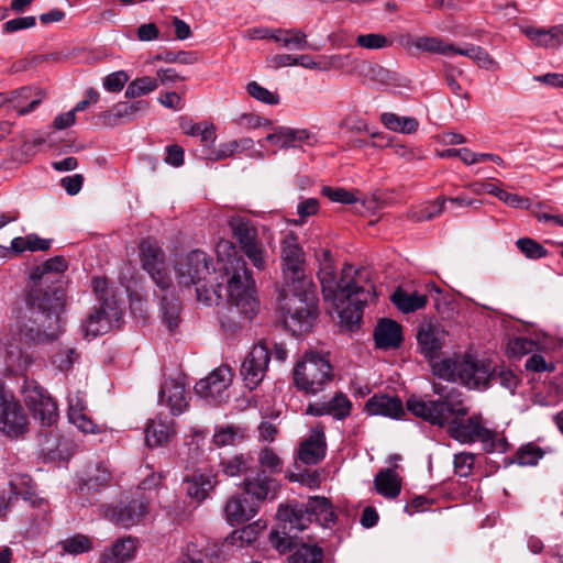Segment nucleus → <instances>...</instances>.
Returning a JSON list of instances; mask_svg holds the SVG:
<instances>
[{
  "mask_svg": "<svg viewBox=\"0 0 563 563\" xmlns=\"http://www.w3.org/2000/svg\"><path fill=\"white\" fill-rule=\"evenodd\" d=\"M285 327L294 334L310 331L317 318V305L311 292L295 287L283 288L278 295Z\"/></svg>",
  "mask_w": 563,
  "mask_h": 563,
  "instance_id": "7",
  "label": "nucleus"
},
{
  "mask_svg": "<svg viewBox=\"0 0 563 563\" xmlns=\"http://www.w3.org/2000/svg\"><path fill=\"white\" fill-rule=\"evenodd\" d=\"M254 147V141L251 137H242L240 140H232L219 145L218 148L210 150L207 158L210 161H222L233 157L236 153L251 151Z\"/></svg>",
  "mask_w": 563,
  "mask_h": 563,
  "instance_id": "35",
  "label": "nucleus"
},
{
  "mask_svg": "<svg viewBox=\"0 0 563 563\" xmlns=\"http://www.w3.org/2000/svg\"><path fill=\"white\" fill-rule=\"evenodd\" d=\"M432 372L439 378L461 383L468 388H486L489 385L490 368L471 353L457 354L432 364Z\"/></svg>",
  "mask_w": 563,
  "mask_h": 563,
  "instance_id": "6",
  "label": "nucleus"
},
{
  "mask_svg": "<svg viewBox=\"0 0 563 563\" xmlns=\"http://www.w3.org/2000/svg\"><path fill=\"white\" fill-rule=\"evenodd\" d=\"M31 95L32 89L27 87L12 92V97L9 99V101L11 102L12 108L16 110L19 115H24L32 112L42 102V98H35L27 102Z\"/></svg>",
  "mask_w": 563,
  "mask_h": 563,
  "instance_id": "42",
  "label": "nucleus"
},
{
  "mask_svg": "<svg viewBox=\"0 0 563 563\" xmlns=\"http://www.w3.org/2000/svg\"><path fill=\"white\" fill-rule=\"evenodd\" d=\"M325 450L323 428L314 427L311 429L309 437L300 443L298 459L307 465L318 464L324 459Z\"/></svg>",
  "mask_w": 563,
  "mask_h": 563,
  "instance_id": "24",
  "label": "nucleus"
},
{
  "mask_svg": "<svg viewBox=\"0 0 563 563\" xmlns=\"http://www.w3.org/2000/svg\"><path fill=\"white\" fill-rule=\"evenodd\" d=\"M446 336V330L439 323L421 324L417 332L421 354L428 358L435 357L443 347Z\"/></svg>",
  "mask_w": 563,
  "mask_h": 563,
  "instance_id": "21",
  "label": "nucleus"
},
{
  "mask_svg": "<svg viewBox=\"0 0 563 563\" xmlns=\"http://www.w3.org/2000/svg\"><path fill=\"white\" fill-rule=\"evenodd\" d=\"M257 462L260 466L258 472H263L272 477L283 471L282 459L271 448H264L260 451Z\"/></svg>",
  "mask_w": 563,
  "mask_h": 563,
  "instance_id": "44",
  "label": "nucleus"
},
{
  "mask_svg": "<svg viewBox=\"0 0 563 563\" xmlns=\"http://www.w3.org/2000/svg\"><path fill=\"white\" fill-rule=\"evenodd\" d=\"M390 300L402 313H411L426 307L428 296L418 291H407L398 288L391 295Z\"/></svg>",
  "mask_w": 563,
  "mask_h": 563,
  "instance_id": "31",
  "label": "nucleus"
},
{
  "mask_svg": "<svg viewBox=\"0 0 563 563\" xmlns=\"http://www.w3.org/2000/svg\"><path fill=\"white\" fill-rule=\"evenodd\" d=\"M29 430V418L14 395L0 379V432L8 438L18 439Z\"/></svg>",
  "mask_w": 563,
  "mask_h": 563,
  "instance_id": "11",
  "label": "nucleus"
},
{
  "mask_svg": "<svg viewBox=\"0 0 563 563\" xmlns=\"http://www.w3.org/2000/svg\"><path fill=\"white\" fill-rule=\"evenodd\" d=\"M110 471L103 465H98L96 466L93 473L89 474L88 478L85 482V485L88 487V489L97 490L101 487L107 486L110 483Z\"/></svg>",
  "mask_w": 563,
  "mask_h": 563,
  "instance_id": "58",
  "label": "nucleus"
},
{
  "mask_svg": "<svg viewBox=\"0 0 563 563\" xmlns=\"http://www.w3.org/2000/svg\"><path fill=\"white\" fill-rule=\"evenodd\" d=\"M122 318V309L113 302H106L93 310L82 322L81 330L86 338H96L107 333Z\"/></svg>",
  "mask_w": 563,
  "mask_h": 563,
  "instance_id": "16",
  "label": "nucleus"
},
{
  "mask_svg": "<svg viewBox=\"0 0 563 563\" xmlns=\"http://www.w3.org/2000/svg\"><path fill=\"white\" fill-rule=\"evenodd\" d=\"M490 382H495L506 389L514 391L517 387L518 378L510 369L498 368L490 371L489 383Z\"/></svg>",
  "mask_w": 563,
  "mask_h": 563,
  "instance_id": "60",
  "label": "nucleus"
},
{
  "mask_svg": "<svg viewBox=\"0 0 563 563\" xmlns=\"http://www.w3.org/2000/svg\"><path fill=\"white\" fill-rule=\"evenodd\" d=\"M536 342L527 338H515L509 341L508 350L511 355L522 356L536 350Z\"/></svg>",
  "mask_w": 563,
  "mask_h": 563,
  "instance_id": "62",
  "label": "nucleus"
},
{
  "mask_svg": "<svg viewBox=\"0 0 563 563\" xmlns=\"http://www.w3.org/2000/svg\"><path fill=\"white\" fill-rule=\"evenodd\" d=\"M280 521L282 531L272 530L269 533V542L272 547L278 550L280 553H285L294 547V538L296 532L299 530L297 528H290V525L286 521H283L278 517Z\"/></svg>",
  "mask_w": 563,
  "mask_h": 563,
  "instance_id": "40",
  "label": "nucleus"
},
{
  "mask_svg": "<svg viewBox=\"0 0 563 563\" xmlns=\"http://www.w3.org/2000/svg\"><path fill=\"white\" fill-rule=\"evenodd\" d=\"M232 372L227 365L214 368L195 385L196 394L205 399H217L232 383Z\"/></svg>",
  "mask_w": 563,
  "mask_h": 563,
  "instance_id": "19",
  "label": "nucleus"
},
{
  "mask_svg": "<svg viewBox=\"0 0 563 563\" xmlns=\"http://www.w3.org/2000/svg\"><path fill=\"white\" fill-rule=\"evenodd\" d=\"M265 140L280 148L294 147L290 128L279 126Z\"/></svg>",
  "mask_w": 563,
  "mask_h": 563,
  "instance_id": "61",
  "label": "nucleus"
},
{
  "mask_svg": "<svg viewBox=\"0 0 563 563\" xmlns=\"http://www.w3.org/2000/svg\"><path fill=\"white\" fill-rule=\"evenodd\" d=\"M523 33L530 41H532L538 46L544 48L559 47L552 27L544 29L528 26L523 29Z\"/></svg>",
  "mask_w": 563,
  "mask_h": 563,
  "instance_id": "45",
  "label": "nucleus"
},
{
  "mask_svg": "<svg viewBox=\"0 0 563 563\" xmlns=\"http://www.w3.org/2000/svg\"><path fill=\"white\" fill-rule=\"evenodd\" d=\"M136 550L132 538L119 539L113 545L100 556L101 563H125L132 560Z\"/></svg>",
  "mask_w": 563,
  "mask_h": 563,
  "instance_id": "34",
  "label": "nucleus"
},
{
  "mask_svg": "<svg viewBox=\"0 0 563 563\" xmlns=\"http://www.w3.org/2000/svg\"><path fill=\"white\" fill-rule=\"evenodd\" d=\"M129 76L124 70H118L103 78V88L110 92H119L128 82Z\"/></svg>",
  "mask_w": 563,
  "mask_h": 563,
  "instance_id": "63",
  "label": "nucleus"
},
{
  "mask_svg": "<svg viewBox=\"0 0 563 563\" xmlns=\"http://www.w3.org/2000/svg\"><path fill=\"white\" fill-rule=\"evenodd\" d=\"M355 44L365 49H383L390 47L393 41L380 33H366L357 35Z\"/></svg>",
  "mask_w": 563,
  "mask_h": 563,
  "instance_id": "50",
  "label": "nucleus"
},
{
  "mask_svg": "<svg viewBox=\"0 0 563 563\" xmlns=\"http://www.w3.org/2000/svg\"><path fill=\"white\" fill-rule=\"evenodd\" d=\"M319 264L318 277L324 300L333 305L341 323L352 328L361 321L364 307L375 297L374 285L364 271H353L351 265H345L340 280H336L328 250L321 251Z\"/></svg>",
  "mask_w": 563,
  "mask_h": 563,
  "instance_id": "2",
  "label": "nucleus"
},
{
  "mask_svg": "<svg viewBox=\"0 0 563 563\" xmlns=\"http://www.w3.org/2000/svg\"><path fill=\"white\" fill-rule=\"evenodd\" d=\"M271 360L269 344L262 340L255 344L241 365V375L245 386L253 390L264 379Z\"/></svg>",
  "mask_w": 563,
  "mask_h": 563,
  "instance_id": "14",
  "label": "nucleus"
},
{
  "mask_svg": "<svg viewBox=\"0 0 563 563\" xmlns=\"http://www.w3.org/2000/svg\"><path fill=\"white\" fill-rule=\"evenodd\" d=\"M352 401L349 397L339 391L324 401H314L307 406L306 413L313 417L331 416L335 420H344L352 412Z\"/></svg>",
  "mask_w": 563,
  "mask_h": 563,
  "instance_id": "20",
  "label": "nucleus"
},
{
  "mask_svg": "<svg viewBox=\"0 0 563 563\" xmlns=\"http://www.w3.org/2000/svg\"><path fill=\"white\" fill-rule=\"evenodd\" d=\"M68 419L84 433H96L98 431L97 424L82 412V407L74 405L73 398H69Z\"/></svg>",
  "mask_w": 563,
  "mask_h": 563,
  "instance_id": "46",
  "label": "nucleus"
},
{
  "mask_svg": "<svg viewBox=\"0 0 563 563\" xmlns=\"http://www.w3.org/2000/svg\"><path fill=\"white\" fill-rule=\"evenodd\" d=\"M257 511L255 503L247 501L242 495L231 496L224 507L225 518L232 526L251 520Z\"/></svg>",
  "mask_w": 563,
  "mask_h": 563,
  "instance_id": "29",
  "label": "nucleus"
},
{
  "mask_svg": "<svg viewBox=\"0 0 563 563\" xmlns=\"http://www.w3.org/2000/svg\"><path fill=\"white\" fill-rule=\"evenodd\" d=\"M333 378L329 358L317 352H306L294 368V382L298 389L309 395L322 391Z\"/></svg>",
  "mask_w": 563,
  "mask_h": 563,
  "instance_id": "8",
  "label": "nucleus"
},
{
  "mask_svg": "<svg viewBox=\"0 0 563 563\" xmlns=\"http://www.w3.org/2000/svg\"><path fill=\"white\" fill-rule=\"evenodd\" d=\"M312 516L322 527H329L336 519L330 500L320 496L311 497L307 505L292 503L280 506L277 511V517L298 530H305Z\"/></svg>",
  "mask_w": 563,
  "mask_h": 563,
  "instance_id": "9",
  "label": "nucleus"
},
{
  "mask_svg": "<svg viewBox=\"0 0 563 563\" xmlns=\"http://www.w3.org/2000/svg\"><path fill=\"white\" fill-rule=\"evenodd\" d=\"M516 245L526 257L531 260H539L548 255V251L540 243L530 238L518 239Z\"/></svg>",
  "mask_w": 563,
  "mask_h": 563,
  "instance_id": "55",
  "label": "nucleus"
},
{
  "mask_svg": "<svg viewBox=\"0 0 563 563\" xmlns=\"http://www.w3.org/2000/svg\"><path fill=\"white\" fill-rule=\"evenodd\" d=\"M322 194L333 202L351 205L356 201L354 194L344 188L323 187Z\"/></svg>",
  "mask_w": 563,
  "mask_h": 563,
  "instance_id": "64",
  "label": "nucleus"
},
{
  "mask_svg": "<svg viewBox=\"0 0 563 563\" xmlns=\"http://www.w3.org/2000/svg\"><path fill=\"white\" fill-rule=\"evenodd\" d=\"M264 528L265 525H262L260 521L247 525L228 536L224 543L236 548H242L244 544H251L256 540L258 532Z\"/></svg>",
  "mask_w": 563,
  "mask_h": 563,
  "instance_id": "41",
  "label": "nucleus"
},
{
  "mask_svg": "<svg viewBox=\"0 0 563 563\" xmlns=\"http://www.w3.org/2000/svg\"><path fill=\"white\" fill-rule=\"evenodd\" d=\"M246 91L252 98L265 104L276 106L280 101L278 93L262 87L257 81H250Z\"/></svg>",
  "mask_w": 563,
  "mask_h": 563,
  "instance_id": "53",
  "label": "nucleus"
},
{
  "mask_svg": "<svg viewBox=\"0 0 563 563\" xmlns=\"http://www.w3.org/2000/svg\"><path fill=\"white\" fill-rule=\"evenodd\" d=\"M147 501L143 496L132 498L130 501H120L107 507L104 517L115 526L130 528L141 522L147 514Z\"/></svg>",
  "mask_w": 563,
  "mask_h": 563,
  "instance_id": "15",
  "label": "nucleus"
},
{
  "mask_svg": "<svg viewBox=\"0 0 563 563\" xmlns=\"http://www.w3.org/2000/svg\"><path fill=\"white\" fill-rule=\"evenodd\" d=\"M148 109L146 100L121 101L109 110L99 113L98 119L107 128H113L133 121L140 112Z\"/></svg>",
  "mask_w": 563,
  "mask_h": 563,
  "instance_id": "18",
  "label": "nucleus"
},
{
  "mask_svg": "<svg viewBox=\"0 0 563 563\" xmlns=\"http://www.w3.org/2000/svg\"><path fill=\"white\" fill-rule=\"evenodd\" d=\"M380 122L389 131L412 134L419 128V122L413 117H400L394 112H383L380 114Z\"/></svg>",
  "mask_w": 563,
  "mask_h": 563,
  "instance_id": "37",
  "label": "nucleus"
},
{
  "mask_svg": "<svg viewBox=\"0 0 563 563\" xmlns=\"http://www.w3.org/2000/svg\"><path fill=\"white\" fill-rule=\"evenodd\" d=\"M399 44L407 49L415 47L421 52L434 53L441 55L456 54V47L453 44L443 42L440 37L435 36H419L412 37L410 34H402L398 38Z\"/></svg>",
  "mask_w": 563,
  "mask_h": 563,
  "instance_id": "25",
  "label": "nucleus"
},
{
  "mask_svg": "<svg viewBox=\"0 0 563 563\" xmlns=\"http://www.w3.org/2000/svg\"><path fill=\"white\" fill-rule=\"evenodd\" d=\"M4 362L7 376L22 378L21 393L33 418L43 426H53L58 417L55 401L37 382L25 376L26 371L34 363L33 356L18 346L9 345Z\"/></svg>",
  "mask_w": 563,
  "mask_h": 563,
  "instance_id": "4",
  "label": "nucleus"
},
{
  "mask_svg": "<svg viewBox=\"0 0 563 563\" xmlns=\"http://www.w3.org/2000/svg\"><path fill=\"white\" fill-rule=\"evenodd\" d=\"M184 485L187 495L200 503L206 499L209 492L213 489L216 479L212 476L199 474L185 478Z\"/></svg>",
  "mask_w": 563,
  "mask_h": 563,
  "instance_id": "36",
  "label": "nucleus"
},
{
  "mask_svg": "<svg viewBox=\"0 0 563 563\" xmlns=\"http://www.w3.org/2000/svg\"><path fill=\"white\" fill-rule=\"evenodd\" d=\"M278 488L277 481L263 472H256L254 475L246 476L243 481L244 492L256 501L275 499Z\"/></svg>",
  "mask_w": 563,
  "mask_h": 563,
  "instance_id": "22",
  "label": "nucleus"
},
{
  "mask_svg": "<svg viewBox=\"0 0 563 563\" xmlns=\"http://www.w3.org/2000/svg\"><path fill=\"white\" fill-rule=\"evenodd\" d=\"M365 410L372 416H384L398 419L405 415L401 400L396 396L374 395L365 405Z\"/></svg>",
  "mask_w": 563,
  "mask_h": 563,
  "instance_id": "28",
  "label": "nucleus"
},
{
  "mask_svg": "<svg viewBox=\"0 0 563 563\" xmlns=\"http://www.w3.org/2000/svg\"><path fill=\"white\" fill-rule=\"evenodd\" d=\"M175 435V426L172 420H153L145 430V441L151 448L166 445Z\"/></svg>",
  "mask_w": 563,
  "mask_h": 563,
  "instance_id": "30",
  "label": "nucleus"
},
{
  "mask_svg": "<svg viewBox=\"0 0 563 563\" xmlns=\"http://www.w3.org/2000/svg\"><path fill=\"white\" fill-rule=\"evenodd\" d=\"M374 341L379 349L399 347L402 342L401 325L391 319H380L374 330Z\"/></svg>",
  "mask_w": 563,
  "mask_h": 563,
  "instance_id": "27",
  "label": "nucleus"
},
{
  "mask_svg": "<svg viewBox=\"0 0 563 563\" xmlns=\"http://www.w3.org/2000/svg\"><path fill=\"white\" fill-rule=\"evenodd\" d=\"M217 253L222 264L219 267V276L212 282L208 280L212 260L198 250L177 260L175 275L183 286L197 285L198 300L206 305H217L222 298V286L227 285L228 307L221 317V325L224 331L232 333L257 314L260 301L252 274L245 261L236 254L232 242H219Z\"/></svg>",
  "mask_w": 563,
  "mask_h": 563,
  "instance_id": "1",
  "label": "nucleus"
},
{
  "mask_svg": "<svg viewBox=\"0 0 563 563\" xmlns=\"http://www.w3.org/2000/svg\"><path fill=\"white\" fill-rule=\"evenodd\" d=\"M67 267L68 263L64 256H54L32 269L31 282L42 285L64 286L63 274Z\"/></svg>",
  "mask_w": 563,
  "mask_h": 563,
  "instance_id": "23",
  "label": "nucleus"
},
{
  "mask_svg": "<svg viewBox=\"0 0 563 563\" xmlns=\"http://www.w3.org/2000/svg\"><path fill=\"white\" fill-rule=\"evenodd\" d=\"M253 457L250 454H236L220 462L221 472L229 477L241 476L251 470Z\"/></svg>",
  "mask_w": 563,
  "mask_h": 563,
  "instance_id": "39",
  "label": "nucleus"
},
{
  "mask_svg": "<svg viewBox=\"0 0 563 563\" xmlns=\"http://www.w3.org/2000/svg\"><path fill=\"white\" fill-rule=\"evenodd\" d=\"M544 455L542 449L534 444H527L520 448L516 453V461L521 466H533L537 465L539 460Z\"/></svg>",
  "mask_w": 563,
  "mask_h": 563,
  "instance_id": "54",
  "label": "nucleus"
},
{
  "mask_svg": "<svg viewBox=\"0 0 563 563\" xmlns=\"http://www.w3.org/2000/svg\"><path fill=\"white\" fill-rule=\"evenodd\" d=\"M139 250L143 269L161 289H168L170 278L166 272L165 253L162 247L154 239L147 238L141 241Z\"/></svg>",
  "mask_w": 563,
  "mask_h": 563,
  "instance_id": "13",
  "label": "nucleus"
},
{
  "mask_svg": "<svg viewBox=\"0 0 563 563\" xmlns=\"http://www.w3.org/2000/svg\"><path fill=\"white\" fill-rule=\"evenodd\" d=\"M444 389L441 384H433L434 394L441 396L439 400H423L412 397L407 400V409L413 416L440 427L449 420L464 418L468 413V408L464 404L461 394L455 388L446 393Z\"/></svg>",
  "mask_w": 563,
  "mask_h": 563,
  "instance_id": "5",
  "label": "nucleus"
},
{
  "mask_svg": "<svg viewBox=\"0 0 563 563\" xmlns=\"http://www.w3.org/2000/svg\"><path fill=\"white\" fill-rule=\"evenodd\" d=\"M158 88L156 77L143 76L132 80L125 90L126 98H139L155 91Z\"/></svg>",
  "mask_w": 563,
  "mask_h": 563,
  "instance_id": "43",
  "label": "nucleus"
},
{
  "mask_svg": "<svg viewBox=\"0 0 563 563\" xmlns=\"http://www.w3.org/2000/svg\"><path fill=\"white\" fill-rule=\"evenodd\" d=\"M282 271L284 288L305 286V253L294 232H288L282 241Z\"/></svg>",
  "mask_w": 563,
  "mask_h": 563,
  "instance_id": "12",
  "label": "nucleus"
},
{
  "mask_svg": "<svg viewBox=\"0 0 563 563\" xmlns=\"http://www.w3.org/2000/svg\"><path fill=\"white\" fill-rule=\"evenodd\" d=\"M450 435L461 443H472L479 440L487 444L493 437V431L481 424V418L473 416L465 420H452L449 423Z\"/></svg>",
  "mask_w": 563,
  "mask_h": 563,
  "instance_id": "17",
  "label": "nucleus"
},
{
  "mask_svg": "<svg viewBox=\"0 0 563 563\" xmlns=\"http://www.w3.org/2000/svg\"><path fill=\"white\" fill-rule=\"evenodd\" d=\"M456 54L477 62L479 66L486 69H496L498 67V64L493 59V57L481 46L467 45L465 48H457Z\"/></svg>",
  "mask_w": 563,
  "mask_h": 563,
  "instance_id": "48",
  "label": "nucleus"
},
{
  "mask_svg": "<svg viewBox=\"0 0 563 563\" xmlns=\"http://www.w3.org/2000/svg\"><path fill=\"white\" fill-rule=\"evenodd\" d=\"M228 225L241 251L253 266L261 271L264 269L266 266L265 250L258 238L255 223L246 217L234 214L228 218Z\"/></svg>",
  "mask_w": 563,
  "mask_h": 563,
  "instance_id": "10",
  "label": "nucleus"
},
{
  "mask_svg": "<svg viewBox=\"0 0 563 563\" xmlns=\"http://www.w3.org/2000/svg\"><path fill=\"white\" fill-rule=\"evenodd\" d=\"M91 285L100 306H106V302H113L114 305H119L118 300L111 294L108 280L106 278L93 277Z\"/></svg>",
  "mask_w": 563,
  "mask_h": 563,
  "instance_id": "57",
  "label": "nucleus"
},
{
  "mask_svg": "<svg viewBox=\"0 0 563 563\" xmlns=\"http://www.w3.org/2000/svg\"><path fill=\"white\" fill-rule=\"evenodd\" d=\"M59 545L65 552L70 554H80L92 549V542L89 537L80 533L63 540L59 542Z\"/></svg>",
  "mask_w": 563,
  "mask_h": 563,
  "instance_id": "51",
  "label": "nucleus"
},
{
  "mask_svg": "<svg viewBox=\"0 0 563 563\" xmlns=\"http://www.w3.org/2000/svg\"><path fill=\"white\" fill-rule=\"evenodd\" d=\"M475 463V455L470 452H461L454 455V473L461 477L471 475Z\"/></svg>",
  "mask_w": 563,
  "mask_h": 563,
  "instance_id": "56",
  "label": "nucleus"
},
{
  "mask_svg": "<svg viewBox=\"0 0 563 563\" xmlns=\"http://www.w3.org/2000/svg\"><path fill=\"white\" fill-rule=\"evenodd\" d=\"M322 66L320 70L328 71L331 69L346 70L354 65V58L351 54H333L330 56H321Z\"/></svg>",
  "mask_w": 563,
  "mask_h": 563,
  "instance_id": "52",
  "label": "nucleus"
},
{
  "mask_svg": "<svg viewBox=\"0 0 563 563\" xmlns=\"http://www.w3.org/2000/svg\"><path fill=\"white\" fill-rule=\"evenodd\" d=\"M445 202V197H438L434 201L428 202L413 211L411 218L416 222L432 220L444 211Z\"/></svg>",
  "mask_w": 563,
  "mask_h": 563,
  "instance_id": "47",
  "label": "nucleus"
},
{
  "mask_svg": "<svg viewBox=\"0 0 563 563\" xmlns=\"http://www.w3.org/2000/svg\"><path fill=\"white\" fill-rule=\"evenodd\" d=\"M157 60H164L166 63H179L184 65H191L198 62V56L195 52H172L167 51L163 54L155 56Z\"/></svg>",
  "mask_w": 563,
  "mask_h": 563,
  "instance_id": "59",
  "label": "nucleus"
},
{
  "mask_svg": "<svg viewBox=\"0 0 563 563\" xmlns=\"http://www.w3.org/2000/svg\"><path fill=\"white\" fill-rule=\"evenodd\" d=\"M159 402L167 406L174 416L183 413L188 407L185 386L175 379H166L159 390Z\"/></svg>",
  "mask_w": 563,
  "mask_h": 563,
  "instance_id": "26",
  "label": "nucleus"
},
{
  "mask_svg": "<svg viewBox=\"0 0 563 563\" xmlns=\"http://www.w3.org/2000/svg\"><path fill=\"white\" fill-rule=\"evenodd\" d=\"M375 489L385 498L394 499L401 492V478L393 468L380 470L374 479Z\"/></svg>",
  "mask_w": 563,
  "mask_h": 563,
  "instance_id": "32",
  "label": "nucleus"
},
{
  "mask_svg": "<svg viewBox=\"0 0 563 563\" xmlns=\"http://www.w3.org/2000/svg\"><path fill=\"white\" fill-rule=\"evenodd\" d=\"M322 550L317 545L301 544L289 556L290 563H322Z\"/></svg>",
  "mask_w": 563,
  "mask_h": 563,
  "instance_id": "49",
  "label": "nucleus"
},
{
  "mask_svg": "<svg viewBox=\"0 0 563 563\" xmlns=\"http://www.w3.org/2000/svg\"><path fill=\"white\" fill-rule=\"evenodd\" d=\"M26 301L29 311L20 324V334L31 343L56 340L64 331L62 319L65 309L64 286L32 283Z\"/></svg>",
  "mask_w": 563,
  "mask_h": 563,
  "instance_id": "3",
  "label": "nucleus"
},
{
  "mask_svg": "<svg viewBox=\"0 0 563 563\" xmlns=\"http://www.w3.org/2000/svg\"><path fill=\"white\" fill-rule=\"evenodd\" d=\"M216 556V545L202 540L191 541L184 549L181 563H212Z\"/></svg>",
  "mask_w": 563,
  "mask_h": 563,
  "instance_id": "33",
  "label": "nucleus"
},
{
  "mask_svg": "<svg viewBox=\"0 0 563 563\" xmlns=\"http://www.w3.org/2000/svg\"><path fill=\"white\" fill-rule=\"evenodd\" d=\"M273 40L290 49L310 48L307 35L298 29H274Z\"/></svg>",
  "mask_w": 563,
  "mask_h": 563,
  "instance_id": "38",
  "label": "nucleus"
}]
</instances>
